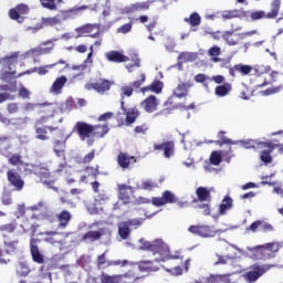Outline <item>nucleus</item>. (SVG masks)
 <instances>
[{
  "label": "nucleus",
  "mask_w": 283,
  "mask_h": 283,
  "mask_svg": "<svg viewBox=\"0 0 283 283\" xmlns=\"http://www.w3.org/2000/svg\"><path fill=\"white\" fill-rule=\"evenodd\" d=\"M140 249L143 251H150L153 255H160L159 259H156L155 262H167L168 260H182L180 252L171 254L169 251V245L164 243L163 240L157 239L153 243L145 241L142 243Z\"/></svg>",
  "instance_id": "1"
},
{
  "label": "nucleus",
  "mask_w": 283,
  "mask_h": 283,
  "mask_svg": "<svg viewBox=\"0 0 283 283\" xmlns=\"http://www.w3.org/2000/svg\"><path fill=\"white\" fill-rule=\"evenodd\" d=\"M275 265L273 264H259L254 263L248 268V271L242 275L244 282L247 283H255L262 275L271 271Z\"/></svg>",
  "instance_id": "2"
},
{
  "label": "nucleus",
  "mask_w": 283,
  "mask_h": 283,
  "mask_svg": "<svg viewBox=\"0 0 283 283\" xmlns=\"http://www.w3.org/2000/svg\"><path fill=\"white\" fill-rule=\"evenodd\" d=\"M280 249H282V243L270 242L263 245H256L255 248H252L251 251L260 253L261 260H273V258H276Z\"/></svg>",
  "instance_id": "3"
},
{
  "label": "nucleus",
  "mask_w": 283,
  "mask_h": 283,
  "mask_svg": "<svg viewBox=\"0 0 283 283\" xmlns=\"http://www.w3.org/2000/svg\"><path fill=\"white\" fill-rule=\"evenodd\" d=\"M35 176L39 177L40 182L48 187L49 189H52L53 191H59V187L54 186V182H56V179L54 176H52V172L50 171V168L45 166H36L34 168Z\"/></svg>",
  "instance_id": "4"
},
{
  "label": "nucleus",
  "mask_w": 283,
  "mask_h": 283,
  "mask_svg": "<svg viewBox=\"0 0 283 283\" xmlns=\"http://www.w3.org/2000/svg\"><path fill=\"white\" fill-rule=\"evenodd\" d=\"M7 180L13 191H23L25 189V180H23L21 174L14 170V168L7 170Z\"/></svg>",
  "instance_id": "5"
},
{
  "label": "nucleus",
  "mask_w": 283,
  "mask_h": 283,
  "mask_svg": "<svg viewBox=\"0 0 283 283\" xmlns=\"http://www.w3.org/2000/svg\"><path fill=\"white\" fill-rule=\"evenodd\" d=\"M25 14H30V6L25 3L17 4L9 10V18L17 23H23L25 21Z\"/></svg>",
  "instance_id": "6"
},
{
  "label": "nucleus",
  "mask_w": 283,
  "mask_h": 283,
  "mask_svg": "<svg viewBox=\"0 0 283 283\" xmlns=\"http://www.w3.org/2000/svg\"><path fill=\"white\" fill-rule=\"evenodd\" d=\"M176 202H178V196L171 190H165L161 197L151 198V205H154V207H165V205H176Z\"/></svg>",
  "instance_id": "7"
},
{
  "label": "nucleus",
  "mask_w": 283,
  "mask_h": 283,
  "mask_svg": "<svg viewBox=\"0 0 283 283\" xmlns=\"http://www.w3.org/2000/svg\"><path fill=\"white\" fill-rule=\"evenodd\" d=\"M101 24L94 23V24H83L82 27H78L75 31L77 33V36H91V39H98L101 36Z\"/></svg>",
  "instance_id": "8"
},
{
  "label": "nucleus",
  "mask_w": 283,
  "mask_h": 283,
  "mask_svg": "<svg viewBox=\"0 0 283 283\" xmlns=\"http://www.w3.org/2000/svg\"><path fill=\"white\" fill-rule=\"evenodd\" d=\"M73 132H76L80 140H90V138H93L94 125L85 122H77Z\"/></svg>",
  "instance_id": "9"
},
{
  "label": "nucleus",
  "mask_w": 283,
  "mask_h": 283,
  "mask_svg": "<svg viewBox=\"0 0 283 283\" xmlns=\"http://www.w3.org/2000/svg\"><path fill=\"white\" fill-rule=\"evenodd\" d=\"M39 244H41V239L31 238L30 239V253L33 262L35 264H45V255L39 249Z\"/></svg>",
  "instance_id": "10"
},
{
  "label": "nucleus",
  "mask_w": 283,
  "mask_h": 283,
  "mask_svg": "<svg viewBox=\"0 0 283 283\" xmlns=\"http://www.w3.org/2000/svg\"><path fill=\"white\" fill-rule=\"evenodd\" d=\"M112 88V82L109 80L99 78L94 83H87L85 84V90L88 92H97V94H105V92H109Z\"/></svg>",
  "instance_id": "11"
},
{
  "label": "nucleus",
  "mask_w": 283,
  "mask_h": 283,
  "mask_svg": "<svg viewBox=\"0 0 283 283\" xmlns=\"http://www.w3.org/2000/svg\"><path fill=\"white\" fill-rule=\"evenodd\" d=\"M120 109L126 116V125H134V123H136V120L138 119V116H140V111H138V107L134 106L127 109V107H125V101H120Z\"/></svg>",
  "instance_id": "12"
},
{
  "label": "nucleus",
  "mask_w": 283,
  "mask_h": 283,
  "mask_svg": "<svg viewBox=\"0 0 283 283\" xmlns=\"http://www.w3.org/2000/svg\"><path fill=\"white\" fill-rule=\"evenodd\" d=\"M154 151H164L165 158H171L176 154V144L174 140L164 142L163 144H154Z\"/></svg>",
  "instance_id": "13"
},
{
  "label": "nucleus",
  "mask_w": 283,
  "mask_h": 283,
  "mask_svg": "<svg viewBox=\"0 0 283 283\" xmlns=\"http://www.w3.org/2000/svg\"><path fill=\"white\" fill-rule=\"evenodd\" d=\"M118 198L124 205L132 202V196H134V188L125 184L117 185Z\"/></svg>",
  "instance_id": "14"
},
{
  "label": "nucleus",
  "mask_w": 283,
  "mask_h": 283,
  "mask_svg": "<svg viewBox=\"0 0 283 283\" xmlns=\"http://www.w3.org/2000/svg\"><path fill=\"white\" fill-rule=\"evenodd\" d=\"M56 129H59V127L35 124V138H38V140H50L48 132L52 134V132H56Z\"/></svg>",
  "instance_id": "15"
},
{
  "label": "nucleus",
  "mask_w": 283,
  "mask_h": 283,
  "mask_svg": "<svg viewBox=\"0 0 283 283\" xmlns=\"http://www.w3.org/2000/svg\"><path fill=\"white\" fill-rule=\"evenodd\" d=\"M135 163H136V157L127 153L120 151L117 156V165L124 170L129 169L132 165H134Z\"/></svg>",
  "instance_id": "16"
},
{
  "label": "nucleus",
  "mask_w": 283,
  "mask_h": 283,
  "mask_svg": "<svg viewBox=\"0 0 283 283\" xmlns=\"http://www.w3.org/2000/svg\"><path fill=\"white\" fill-rule=\"evenodd\" d=\"M55 220H57V229H67L70 222H72V212L67 210H62L55 214Z\"/></svg>",
  "instance_id": "17"
},
{
  "label": "nucleus",
  "mask_w": 283,
  "mask_h": 283,
  "mask_svg": "<svg viewBox=\"0 0 283 283\" xmlns=\"http://www.w3.org/2000/svg\"><path fill=\"white\" fill-rule=\"evenodd\" d=\"M264 147H266L268 149L261 151L260 160L261 163H264V165H271V163H273V156H271V154H273V149H275V146H273V144L271 143L263 142V145L260 147V149Z\"/></svg>",
  "instance_id": "18"
},
{
  "label": "nucleus",
  "mask_w": 283,
  "mask_h": 283,
  "mask_svg": "<svg viewBox=\"0 0 283 283\" xmlns=\"http://www.w3.org/2000/svg\"><path fill=\"white\" fill-rule=\"evenodd\" d=\"M105 59L108 63H127L129 56L123 54L119 51H108L105 53Z\"/></svg>",
  "instance_id": "19"
},
{
  "label": "nucleus",
  "mask_w": 283,
  "mask_h": 283,
  "mask_svg": "<svg viewBox=\"0 0 283 283\" xmlns=\"http://www.w3.org/2000/svg\"><path fill=\"white\" fill-rule=\"evenodd\" d=\"M143 109L147 112L148 114H154L156 109H158V98H156V95H150L146 97L142 103H140Z\"/></svg>",
  "instance_id": "20"
},
{
  "label": "nucleus",
  "mask_w": 283,
  "mask_h": 283,
  "mask_svg": "<svg viewBox=\"0 0 283 283\" xmlns=\"http://www.w3.org/2000/svg\"><path fill=\"white\" fill-rule=\"evenodd\" d=\"M184 21L190 25V32H198V28L200 27V23H202V18L200 17V13L195 11L189 17H186Z\"/></svg>",
  "instance_id": "21"
},
{
  "label": "nucleus",
  "mask_w": 283,
  "mask_h": 283,
  "mask_svg": "<svg viewBox=\"0 0 283 283\" xmlns=\"http://www.w3.org/2000/svg\"><path fill=\"white\" fill-rule=\"evenodd\" d=\"M197 199H193L192 202H211V190L206 187H198L196 189Z\"/></svg>",
  "instance_id": "22"
},
{
  "label": "nucleus",
  "mask_w": 283,
  "mask_h": 283,
  "mask_svg": "<svg viewBox=\"0 0 283 283\" xmlns=\"http://www.w3.org/2000/svg\"><path fill=\"white\" fill-rule=\"evenodd\" d=\"M247 17V11L233 9V10H226L221 13V19L223 21H230L231 19H244Z\"/></svg>",
  "instance_id": "23"
},
{
  "label": "nucleus",
  "mask_w": 283,
  "mask_h": 283,
  "mask_svg": "<svg viewBox=\"0 0 283 283\" xmlns=\"http://www.w3.org/2000/svg\"><path fill=\"white\" fill-rule=\"evenodd\" d=\"M67 83V77L65 75H62L60 77H57L51 88H50V92L51 94H61V92L63 91V87H65V84Z\"/></svg>",
  "instance_id": "24"
},
{
  "label": "nucleus",
  "mask_w": 283,
  "mask_h": 283,
  "mask_svg": "<svg viewBox=\"0 0 283 283\" xmlns=\"http://www.w3.org/2000/svg\"><path fill=\"white\" fill-rule=\"evenodd\" d=\"M138 269L142 273H156L160 268L154 261H140Z\"/></svg>",
  "instance_id": "25"
},
{
  "label": "nucleus",
  "mask_w": 283,
  "mask_h": 283,
  "mask_svg": "<svg viewBox=\"0 0 283 283\" xmlns=\"http://www.w3.org/2000/svg\"><path fill=\"white\" fill-rule=\"evenodd\" d=\"M151 3H154V1H151V0H148L145 2H135L129 6L128 12H130V13L147 12V10H149V8H151Z\"/></svg>",
  "instance_id": "26"
},
{
  "label": "nucleus",
  "mask_w": 283,
  "mask_h": 283,
  "mask_svg": "<svg viewBox=\"0 0 283 283\" xmlns=\"http://www.w3.org/2000/svg\"><path fill=\"white\" fill-rule=\"evenodd\" d=\"M84 171H86V176H82L81 180L82 182H85L87 178H92L93 180H96L98 176H101V166L96 165L94 166H87Z\"/></svg>",
  "instance_id": "27"
},
{
  "label": "nucleus",
  "mask_w": 283,
  "mask_h": 283,
  "mask_svg": "<svg viewBox=\"0 0 283 283\" xmlns=\"http://www.w3.org/2000/svg\"><path fill=\"white\" fill-rule=\"evenodd\" d=\"M109 134V125L97 124L93 125V138H105Z\"/></svg>",
  "instance_id": "28"
},
{
  "label": "nucleus",
  "mask_w": 283,
  "mask_h": 283,
  "mask_svg": "<svg viewBox=\"0 0 283 283\" xmlns=\"http://www.w3.org/2000/svg\"><path fill=\"white\" fill-rule=\"evenodd\" d=\"M189 87H193V83H191V82L179 83L177 85L176 90L174 91V96H176L177 98H185V96H187V94H188Z\"/></svg>",
  "instance_id": "29"
},
{
  "label": "nucleus",
  "mask_w": 283,
  "mask_h": 283,
  "mask_svg": "<svg viewBox=\"0 0 283 283\" xmlns=\"http://www.w3.org/2000/svg\"><path fill=\"white\" fill-rule=\"evenodd\" d=\"M277 73L276 71H272L270 73V81H266V76H269V72H262L259 74L260 78H263V82L259 84V87H266V85H273V83H277Z\"/></svg>",
  "instance_id": "30"
},
{
  "label": "nucleus",
  "mask_w": 283,
  "mask_h": 283,
  "mask_svg": "<svg viewBox=\"0 0 283 283\" xmlns=\"http://www.w3.org/2000/svg\"><path fill=\"white\" fill-rule=\"evenodd\" d=\"M231 209H233V198L226 196L219 206V213L220 216H227V211H231Z\"/></svg>",
  "instance_id": "31"
},
{
  "label": "nucleus",
  "mask_w": 283,
  "mask_h": 283,
  "mask_svg": "<svg viewBox=\"0 0 283 283\" xmlns=\"http://www.w3.org/2000/svg\"><path fill=\"white\" fill-rule=\"evenodd\" d=\"M56 65H64L63 70H67V67H70V64H67L65 60H60L53 64L38 67V74H40V76H45V74H48V71L52 70V67H56Z\"/></svg>",
  "instance_id": "32"
},
{
  "label": "nucleus",
  "mask_w": 283,
  "mask_h": 283,
  "mask_svg": "<svg viewBox=\"0 0 283 283\" xmlns=\"http://www.w3.org/2000/svg\"><path fill=\"white\" fill-rule=\"evenodd\" d=\"M40 235H45L43 239L46 244H59V239L56 238L57 235H61V232L59 231H45L40 233Z\"/></svg>",
  "instance_id": "33"
},
{
  "label": "nucleus",
  "mask_w": 283,
  "mask_h": 283,
  "mask_svg": "<svg viewBox=\"0 0 283 283\" xmlns=\"http://www.w3.org/2000/svg\"><path fill=\"white\" fill-rule=\"evenodd\" d=\"M32 218H35V220H44V222L49 224L56 222V214L52 213L49 209L44 213L33 214Z\"/></svg>",
  "instance_id": "34"
},
{
  "label": "nucleus",
  "mask_w": 283,
  "mask_h": 283,
  "mask_svg": "<svg viewBox=\"0 0 283 283\" xmlns=\"http://www.w3.org/2000/svg\"><path fill=\"white\" fill-rule=\"evenodd\" d=\"M233 90V86L231 83H224L222 85H218L214 88L216 96H219V98H223V96H228V94Z\"/></svg>",
  "instance_id": "35"
},
{
  "label": "nucleus",
  "mask_w": 283,
  "mask_h": 283,
  "mask_svg": "<svg viewBox=\"0 0 283 283\" xmlns=\"http://www.w3.org/2000/svg\"><path fill=\"white\" fill-rule=\"evenodd\" d=\"M140 92L143 94L146 92H155V94H160V92H163V82L156 80L150 85L142 87Z\"/></svg>",
  "instance_id": "36"
},
{
  "label": "nucleus",
  "mask_w": 283,
  "mask_h": 283,
  "mask_svg": "<svg viewBox=\"0 0 283 283\" xmlns=\"http://www.w3.org/2000/svg\"><path fill=\"white\" fill-rule=\"evenodd\" d=\"M103 238V232L90 230L85 234H83L82 240L83 242H96Z\"/></svg>",
  "instance_id": "37"
},
{
  "label": "nucleus",
  "mask_w": 283,
  "mask_h": 283,
  "mask_svg": "<svg viewBox=\"0 0 283 283\" xmlns=\"http://www.w3.org/2000/svg\"><path fill=\"white\" fill-rule=\"evenodd\" d=\"M53 151L57 158H61V160H67L65 149H63V142L55 139L53 142Z\"/></svg>",
  "instance_id": "38"
},
{
  "label": "nucleus",
  "mask_w": 283,
  "mask_h": 283,
  "mask_svg": "<svg viewBox=\"0 0 283 283\" xmlns=\"http://www.w3.org/2000/svg\"><path fill=\"white\" fill-rule=\"evenodd\" d=\"M241 146H243L244 149H260L264 142H259L256 139H247L240 142Z\"/></svg>",
  "instance_id": "39"
},
{
  "label": "nucleus",
  "mask_w": 283,
  "mask_h": 283,
  "mask_svg": "<svg viewBox=\"0 0 283 283\" xmlns=\"http://www.w3.org/2000/svg\"><path fill=\"white\" fill-rule=\"evenodd\" d=\"M130 233L132 229H129V226L126 221H123L118 224V235L122 240H128Z\"/></svg>",
  "instance_id": "40"
},
{
  "label": "nucleus",
  "mask_w": 283,
  "mask_h": 283,
  "mask_svg": "<svg viewBox=\"0 0 283 283\" xmlns=\"http://www.w3.org/2000/svg\"><path fill=\"white\" fill-rule=\"evenodd\" d=\"M282 6V0H272L271 12L268 13V19H276L280 14V8Z\"/></svg>",
  "instance_id": "41"
},
{
  "label": "nucleus",
  "mask_w": 283,
  "mask_h": 283,
  "mask_svg": "<svg viewBox=\"0 0 283 283\" xmlns=\"http://www.w3.org/2000/svg\"><path fill=\"white\" fill-rule=\"evenodd\" d=\"M222 39L228 43V45L233 46L238 45V40L234 38L235 36V31H226L222 33Z\"/></svg>",
  "instance_id": "42"
},
{
  "label": "nucleus",
  "mask_w": 283,
  "mask_h": 283,
  "mask_svg": "<svg viewBox=\"0 0 283 283\" xmlns=\"http://www.w3.org/2000/svg\"><path fill=\"white\" fill-rule=\"evenodd\" d=\"M40 3L42 8L54 11L57 10V4L63 3V0H40Z\"/></svg>",
  "instance_id": "43"
},
{
  "label": "nucleus",
  "mask_w": 283,
  "mask_h": 283,
  "mask_svg": "<svg viewBox=\"0 0 283 283\" xmlns=\"http://www.w3.org/2000/svg\"><path fill=\"white\" fill-rule=\"evenodd\" d=\"M8 164L11 165L12 167H22L23 157L19 153L13 154L8 158Z\"/></svg>",
  "instance_id": "44"
},
{
  "label": "nucleus",
  "mask_w": 283,
  "mask_h": 283,
  "mask_svg": "<svg viewBox=\"0 0 283 283\" xmlns=\"http://www.w3.org/2000/svg\"><path fill=\"white\" fill-rule=\"evenodd\" d=\"M23 231L28 232L31 231L32 235H34V233H36L38 229H39V224H34L32 222H30V219H24L22 221L21 224Z\"/></svg>",
  "instance_id": "45"
},
{
  "label": "nucleus",
  "mask_w": 283,
  "mask_h": 283,
  "mask_svg": "<svg viewBox=\"0 0 283 283\" xmlns=\"http://www.w3.org/2000/svg\"><path fill=\"white\" fill-rule=\"evenodd\" d=\"M234 72H239L240 74H242V76H247L249 74H251L253 67L251 65H247V64H235L233 66Z\"/></svg>",
  "instance_id": "46"
},
{
  "label": "nucleus",
  "mask_w": 283,
  "mask_h": 283,
  "mask_svg": "<svg viewBox=\"0 0 283 283\" xmlns=\"http://www.w3.org/2000/svg\"><path fill=\"white\" fill-rule=\"evenodd\" d=\"M4 251L7 253H15L17 251H19V241L14 240V241H6L4 242Z\"/></svg>",
  "instance_id": "47"
},
{
  "label": "nucleus",
  "mask_w": 283,
  "mask_h": 283,
  "mask_svg": "<svg viewBox=\"0 0 283 283\" xmlns=\"http://www.w3.org/2000/svg\"><path fill=\"white\" fill-rule=\"evenodd\" d=\"M196 209H201L202 216H211V201L200 202Z\"/></svg>",
  "instance_id": "48"
},
{
  "label": "nucleus",
  "mask_w": 283,
  "mask_h": 283,
  "mask_svg": "<svg viewBox=\"0 0 283 283\" xmlns=\"http://www.w3.org/2000/svg\"><path fill=\"white\" fill-rule=\"evenodd\" d=\"M134 29V20H129V22L117 28V34H129Z\"/></svg>",
  "instance_id": "49"
},
{
  "label": "nucleus",
  "mask_w": 283,
  "mask_h": 283,
  "mask_svg": "<svg viewBox=\"0 0 283 283\" xmlns=\"http://www.w3.org/2000/svg\"><path fill=\"white\" fill-rule=\"evenodd\" d=\"M226 134H227V133L223 132V130H220V132L218 133L219 142H217V145H220V147H222V145H235V142H233V140H231V139H229V138H227V137L224 136Z\"/></svg>",
  "instance_id": "50"
},
{
  "label": "nucleus",
  "mask_w": 283,
  "mask_h": 283,
  "mask_svg": "<svg viewBox=\"0 0 283 283\" xmlns=\"http://www.w3.org/2000/svg\"><path fill=\"white\" fill-rule=\"evenodd\" d=\"M29 211H38L39 213H44L48 210V205L45 201H39L38 203L28 208Z\"/></svg>",
  "instance_id": "51"
},
{
  "label": "nucleus",
  "mask_w": 283,
  "mask_h": 283,
  "mask_svg": "<svg viewBox=\"0 0 283 283\" xmlns=\"http://www.w3.org/2000/svg\"><path fill=\"white\" fill-rule=\"evenodd\" d=\"M222 163V153L218 150H213L210 155V164L218 167Z\"/></svg>",
  "instance_id": "52"
},
{
  "label": "nucleus",
  "mask_w": 283,
  "mask_h": 283,
  "mask_svg": "<svg viewBox=\"0 0 283 283\" xmlns=\"http://www.w3.org/2000/svg\"><path fill=\"white\" fill-rule=\"evenodd\" d=\"M42 48L40 49V54H50L52 52V50H54V41L53 40H49V41H44L41 43ZM45 45H50L46 46Z\"/></svg>",
  "instance_id": "53"
},
{
  "label": "nucleus",
  "mask_w": 283,
  "mask_h": 283,
  "mask_svg": "<svg viewBox=\"0 0 283 283\" xmlns=\"http://www.w3.org/2000/svg\"><path fill=\"white\" fill-rule=\"evenodd\" d=\"M17 53L12 55H6L4 57H0V65H13L14 63H17Z\"/></svg>",
  "instance_id": "54"
},
{
  "label": "nucleus",
  "mask_w": 283,
  "mask_h": 283,
  "mask_svg": "<svg viewBox=\"0 0 283 283\" xmlns=\"http://www.w3.org/2000/svg\"><path fill=\"white\" fill-rule=\"evenodd\" d=\"M220 52L221 50L219 46H212L209 49L208 54L212 57L211 60L213 61V63H220V57H218L220 56Z\"/></svg>",
  "instance_id": "55"
},
{
  "label": "nucleus",
  "mask_w": 283,
  "mask_h": 283,
  "mask_svg": "<svg viewBox=\"0 0 283 283\" xmlns=\"http://www.w3.org/2000/svg\"><path fill=\"white\" fill-rule=\"evenodd\" d=\"M145 81H147V75L145 73H139L138 80L132 83L133 90H140Z\"/></svg>",
  "instance_id": "56"
},
{
  "label": "nucleus",
  "mask_w": 283,
  "mask_h": 283,
  "mask_svg": "<svg viewBox=\"0 0 283 283\" xmlns=\"http://www.w3.org/2000/svg\"><path fill=\"white\" fill-rule=\"evenodd\" d=\"M283 85L272 86L261 92L262 96H271L272 94H280L282 92Z\"/></svg>",
  "instance_id": "57"
},
{
  "label": "nucleus",
  "mask_w": 283,
  "mask_h": 283,
  "mask_svg": "<svg viewBox=\"0 0 283 283\" xmlns=\"http://www.w3.org/2000/svg\"><path fill=\"white\" fill-rule=\"evenodd\" d=\"M199 235L201 238H211L213 235V230L209 226H199Z\"/></svg>",
  "instance_id": "58"
},
{
  "label": "nucleus",
  "mask_w": 283,
  "mask_h": 283,
  "mask_svg": "<svg viewBox=\"0 0 283 283\" xmlns=\"http://www.w3.org/2000/svg\"><path fill=\"white\" fill-rule=\"evenodd\" d=\"M129 229H138V227L143 226V222H145V219H128L125 221Z\"/></svg>",
  "instance_id": "59"
},
{
  "label": "nucleus",
  "mask_w": 283,
  "mask_h": 283,
  "mask_svg": "<svg viewBox=\"0 0 283 283\" xmlns=\"http://www.w3.org/2000/svg\"><path fill=\"white\" fill-rule=\"evenodd\" d=\"M251 21H260V19H269V14L263 10L254 11L250 14Z\"/></svg>",
  "instance_id": "60"
},
{
  "label": "nucleus",
  "mask_w": 283,
  "mask_h": 283,
  "mask_svg": "<svg viewBox=\"0 0 283 283\" xmlns=\"http://www.w3.org/2000/svg\"><path fill=\"white\" fill-rule=\"evenodd\" d=\"M195 81H196V83H201L203 85V87H209L208 81H211V77H209L202 73H199L195 76Z\"/></svg>",
  "instance_id": "61"
},
{
  "label": "nucleus",
  "mask_w": 283,
  "mask_h": 283,
  "mask_svg": "<svg viewBox=\"0 0 283 283\" xmlns=\"http://www.w3.org/2000/svg\"><path fill=\"white\" fill-rule=\"evenodd\" d=\"M42 23L43 25L54 27L61 23V19H59V17L43 18Z\"/></svg>",
  "instance_id": "62"
},
{
  "label": "nucleus",
  "mask_w": 283,
  "mask_h": 283,
  "mask_svg": "<svg viewBox=\"0 0 283 283\" xmlns=\"http://www.w3.org/2000/svg\"><path fill=\"white\" fill-rule=\"evenodd\" d=\"M0 231H2L3 233H14V231H17V223L11 222L3 224L0 227Z\"/></svg>",
  "instance_id": "63"
},
{
  "label": "nucleus",
  "mask_w": 283,
  "mask_h": 283,
  "mask_svg": "<svg viewBox=\"0 0 283 283\" xmlns=\"http://www.w3.org/2000/svg\"><path fill=\"white\" fill-rule=\"evenodd\" d=\"M122 93H120V98L122 101H125V96L129 97L132 96V94H134V88L133 86H123L122 88Z\"/></svg>",
  "instance_id": "64"
}]
</instances>
